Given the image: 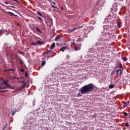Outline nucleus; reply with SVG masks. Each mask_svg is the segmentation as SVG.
I'll use <instances>...</instances> for the list:
<instances>
[{
  "label": "nucleus",
  "mask_w": 130,
  "mask_h": 130,
  "mask_svg": "<svg viewBox=\"0 0 130 130\" xmlns=\"http://www.w3.org/2000/svg\"><path fill=\"white\" fill-rule=\"evenodd\" d=\"M94 89V85L90 83L88 85H86L82 87L79 89V92L83 95L86 94V93H89V92H92Z\"/></svg>",
  "instance_id": "1"
},
{
  "label": "nucleus",
  "mask_w": 130,
  "mask_h": 130,
  "mask_svg": "<svg viewBox=\"0 0 130 130\" xmlns=\"http://www.w3.org/2000/svg\"><path fill=\"white\" fill-rule=\"evenodd\" d=\"M106 39H105V36L101 37L100 39L98 40V42H96V44H94V47H96L97 45H102V46H106Z\"/></svg>",
  "instance_id": "2"
},
{
  "label": "nucleus",
  "mask_w": 130,
  "mask_h": 130,
  "mask_svg": "<svg viewBox=\"0 0 130 130\" xmlns=\"http://www.w3.org/2000/svg\"><path fill=\"white\" fill-rule=\"evenodd\" d=\"M106 46H103V47H98V48H95L94 47H95V46H93V48L92 49H91L90 50V52L93 53V52H97V51H98V52H101V51H103V50H104V49H105V47Z\"/></svg>",
  "instance_id": "3"
},
{
  "label": "nucleus",
  "mask_w": 130,
  "mask_h": 130,
  "mask_svg": "<svg viewBox=\"0 0 130 130\" xmlns=\"http://www.w3.org/2000/svg\"><path fill=\"white\" fill-rule=\"evenodd\" d=\"M1 80L3 81V82H2L0 83V90H3L4 89H7V88H8L9 84H8V82L5 80H4L3 78H1Z\"/></svg>",
  "instance_id": "4"
},
{
  "label": "nucleus",
  "mask_w": 130,
  "mask_h": 130,
  "mask_svg": "<svg viewBox=\"0 0 130 130\" xmlns=\"http://www.w3.org/2000/svg\"><path fill=\"white\" fill-rule=\"evenodd\" d=\"M34 127V125L32 124V123L28 122L24 126L25 130H32V128Z\"/></svg>",
  "instance_id": "5"
},
{
  "label": "nucleus",
  "mask_w": 130,
  "mask_h": 130,
  "mask_svg": "<svg viewBox=\"0 0 130 130\" xmlns=\"http://www.w3.org/2000/svg\"><path fill=\"white\" fill-rule=\"evenodd\" d=\"M110 28V26L109 25H104L103 26V29H104V30L103 32H102V33H104V34H108V33H109L108 32L109 29Z\"/></svg>",
  "instance_id": "6"
},
{
  "label": "nucleus",
  "mask_w": 130,
  "mask_h": 130,
  "mask_svg": "<svg viewBox=\"0 0 130 130\" xmlns=\"http://www.w3.org/2000/svg\"><path fill=\"white\" fill-rule=\"evenodd\" d=\"M111 9L112 11H114L115 12H116V11H117V3H114V4L112 5V7Z\"/></svg>",
  "instance_id": "7"
},
{
  "label": "nucleus",
  "mask_w": 130,
  "mask_h": 130,
  "mask_svg": "<svg viewBox=\"0 0 130 130\" xmlns=\"http://www.w3.org/2000/svg\"><path fill=\"white\" fill-rule=\"evenodd\" d=\"M82 27H83V25H82L81 26L78 27L77 28H75L69 29L68 31H69V33H72V32H74V31H75V30H77V29H79L80 28H82Z\"/></svg>",
  "instance_id": "8"
},
{
  "label": "nucleus",
  "mask_w": 130,
  "mask_h": 130,
  "mask_svg": "<svg viewBox=\"0 0 130 130\" xmlns=\"http://www.w3.org/2000/svg\"><path fill=\"white\" fill-rule=\"evenodd\" d=\"M26 83H24L23 84V85L20 87L18 90H20V91H21V90H23V89H25V88H26Z\"/></svg>",
  "instance_id": "9"
},
{
  "label": "nucleus",
  "mask_w": 130,
  "mask_h": 130,
  "mask_svg": "<svg viewBox=\"0 0 130 130\" xmlns=\"http://www.w3.org/2000/svg\"><path fill=\"white\" fill-rule=\"evenodd\" d=\"M17 111H18V110H17V109H13V111H12V116H14V115H15V114L16 113V112H17Z\"/></svg>",
  "instance_id": "10"
},
{
  "label": "nucleus",
  "mask_w": 130,
  "mask_h": 130,
  "mask_svg": "<svg viewBox=\"0 0 130 130\" xmlns=\"http://www.w3.org/2000/svg\"><path fill=\"white\" fill-rule=\"evenodd\" d=\"M117 75H121V69H118L116 71Z\"/></svg>",
  "instance_id": "11"
},
{
  "label": "nucleus",
  "mask_w": 130,
  "mask_h": 130,
  "mask_svg": "<svg viewBox=\"0 0 130 130\" xmlns=\"http://www.w3.org/2000/svg\"><path fill=\"white\" fill-rule=\"evenodd\" d=\"M74 49L75 50H80L81 49V48L79 47V46H77V47H76V45L75 44H74Z\"/></svg>",
  "instance_id": "12"
},
{
  "label": "nucleus",
  "mask_w": 130,
  "mask_h": 130,
  "mask_svg": "<svg viewBox=\"0 0 130 130\" xmlns=\"http://www.w3.org/2000/svg\"><path fill=\"white\" fill-rule=\"evenodd\" d=\"M129 104V102H124L123 105V108H125Z\"/></svg>",
  "instance_id": "13"
},
{
  "label": "nucleus",
  "mask_w": 130,
  "mask_h": 130,
  "mask_svg": "<svg viewBox=\"0 0 130 130\" xmlns=\"http://www.w3.org/2000/svg\"><path fill=\"white\" fill-rule=\"evenodd\" d=\"M68 47L65 46V47H62V48H60V50L61 51H62V52H63L64 51V50H66V49H67Z\"/></svg>",
  "instance_id": "14"
},
{
  "label": "nucleus",
  "mask_w": 130,
  "mask_h": 130,
  "mask_svg": "<svg viewBox=\"0 0 130 130\" xmlns=\"http://www.w3.org/2000/svg\"><path fill=\"white\" fill-rule=\"evenodd\" d=\"M5 72H10V71H12V72H15V70L13 69H5Z\"/></svg>",
  "instance_id": "15"
},
{
  "label": "nucleus",
  "mask_w": 130,
  "mask_h": 130,
  "mask_svg": "<svg viewBox=\"0 0 130 130\" xmlns=\"http://www.w3.org/2000/svg\"><path fill=\"white\" fill-rule=\"evenodd\" d=\"M4 88L11 89L12 90H15V88H14L13 87L11 86L10 85H8V87H4Z\"/></svg>",
  "instance_id": "16"
},
{
  "label": "nucleus",
  "mask_w": 130,
  "mask_h": 130,
  "mask_svg": "<svg viewBox=\"0 0 130 130\" xmlns=\"http://www.w3.org/2000/svg\"><path fill=\"white\" fill-rule=\"evenodd\" d=\"M9 30H6V29H1L0 30V36H1V33H5V32H8Z\"/></svg>",
  "instance_id": "17"
},
{
  "label": "nucleus",
  "mask_w": 130,
  "mask_h": 130,
  "mask_svg": "<svg viewBox=\"0 0 130 130\" xmlns=\"http://www.w3.org/2000/svg\"><path fill=\"white\" fill-rule=\"evenodd\" d=\"M54 46H55V43H53L50 48V49L52 50L53 48H54Z\"/></svg>",
  "instance_id": "18"
},
{
  "label": "nucleus",
  "mask_w": 130,
  "mask_h": 130,
  "mask_svg": "<svg viewBox=\"0 0 130 130\" xmlns=\"http://www.w3.org/2000/svg\"><path fill=\"white\" fill-rule=\"evenodd\" d=\"M60 38V36L57 35L56 37H55V41H57V40H58V39H59Z\"/></svg>",
  "instance_id": "19"
},
{
  "label": "nucleus",
  "mask_w": 130,
  "mask_h": 130,
  "mask_svg": "<svg viewBox=\"0 0 130 130\" xmlns=\"http://www.w3.org/2000/svg\"><path fill=\"white\" fill-rule=\"evenodd\" d=\"M37 14H38V15L40 16V17H42V18H43V15L40 12L37 11Z\"/></svg>",
  "instance_id": "20"
},
{
  "label": "nucleus",
  "mask_w": 130,
  "mask_h": 130,
  "mask_svg": "<svg viewBox=\"0 0 130 130\" xmlns=\"http://www.w3.org/2000/svg\"><path fill=\"white\" fill-rule=\"evenodd\" d=\"M46 63V61H45V60H43L41 64L42 67H44Z\"/></svg>",
  "instance_id": "21"
},
{
  "label": "nucleus",
  "mask_w": 130,
  "mask_h": 130,
  "mask_svg": "<svg viewBox=\"0 0 130 130\" xmlns=\"http://www.w3.org/2000/svg\"><path fill=\"white\" fill-rule=\"evenodd\" d=\"M121 26V23L120 22H117V27L118 28H120Z\"/></svg>",
  "instance_id": "22"
},
{
  "label": "nucleus",
  "mask_w": 130,
  "mask_h": 130,
  "mask_svg": "<svg viewBox=\"0 0 130 130\" xmlns=\"http://www.w3.org/2000/svg\"><path fill=\"white\" fill-rule=\"evenodd\" d=\"M36 29L37 30V31L38 32H39V33H42V31H41V30H40V29H39V28L36 27Z\"/></svg>",
  "instance_id": "23"
},
{
  "label": "nucleus",
  "mask_w": 130,
  "mask_h": 130,
  "mask_svg": "<svg viewBox=\"0 0 130 130\" xmlns=\"http://www.w3.org/2000/svg\"><path fill=\"white\" fill-rule=\"evenodd\" d=\"M109 88L110 89H113V88H114V85L113 84H110L109 86Z\"/></svg>",
  "instance_id": "24"
},
{
  "label": "nucleus",
  "mask_w": 130,
  "mask_h": 130,
  "mask_svg": "<svg viewBox=\"0 0 130 130\" xmlns=\"http://www.w3.org/2000/svg\"><path fill=\"white\" fill-rule=\"evenodd\" d=\"M9 90H0V93H6L8 92Z\"/></svg>",
  "instance_id": "25"
},
{
  "label": "nucleus",
  "mask_w": 130,
  "mask_h": 130,
  "mask_svg": "<svg viewBox=\"0 0 130 130\" xmlns=\"http://www.w3.org/2000/svg\"><path fill=\"white\" fill-rule=\"evenodd\" d=\"M43 43V42L40 41L39 40L37 41V44H42Z\"/></svg>",
  "instance_id": "26"
},
{
  "label": "nucleus",
  "mask_w": 130,
  "mask_h": 130,
  "mask_svg": "<svg viewBox=\"0 0 130 130\" xmlns=\"http://www.w3.org/2000/svg\"><path fill=\"white\" fill-rule=\"evenodd\" d=\"M9 14H10V15H12V16H15L16 17H17V15H15L13 12H9Z\"/></svg>",
  "instance_id": "27"
},
{
  "label": "nucleus",
  "mask_w": 130,
  "mask_h": 130,
  "mask_svg": "<svg viewBox=\"0 0 130 130\" xmlns=\"http://www.w3.org/2000/svg\"><path fill=\"white\" fill-rule=\"evenodd\" d=\"M51 50H49V51H46V53L47 54H50V53H51Z\"/></svg>",
  "instance_id": "28"
},
{
  "label": "nucleus",
  "mask_w": 130,
  "mask_h": 130,
  "mask_svg": "<svg viewBox=\"0 0 130 130\" xmlns=\"http://www.w3.org/2000/svg\"><path fill=\"white\" fill-rule=\"evenodd\" d=\"M122 59L123 60H124V61H126V60H127V59H126V57H122Z\"/></svg>",
  "instance_id": "29"
},
{
  "label": "nucleus",
  "mask_w": 130,
  "mask_h": 130,
  "mask_svg": "<svg viewBox=\"0 0 130 130\" xmlns=\"http://www.w3.org/2000/svg\"><path fill=\"white\" fill-rule=\"evenodd\" d=\"M120 69H122V64L121 63H120L119 64V67Z\"/></svg>",
  "instance_id": "30"
},
{
  "label": "nucleus",
  "mask_w": 130,
  "mask_h": 130,
  "mask_svg": "<svg viewBox=\"0 0 130 130\" xmlns=\"http://www.w3.org/2000/svg\"><path fill=\"white\" fill-rule=\"evenodd\" d=\"M25 78H27L28 77V72L27 71L25 72Z\"/></svg>",
  "instance_id": "31"
},
{
  "label": "nucleus",
  "mask_w": 130,
  "mask_h": 130,
  "mask_svg": "<svg viewBox=\"0 0 130 130\" xmlns=\"http://www.w3.org/2000/svg\"><path fill=\"white\" fill-rule=\"evenodd\" d=\"M125 126H126V127H128V126H129V124H128V123L126 122V123H125Z\"/></svg>",
  "instance_id": "32"
},
{
  "label": "nucleus",
  "mask_w": 130,
  "mask_h": 130,
  "mask_svg": "<svg viewBox=\"0 0 130 130\" xmlns=\"http://www.w3.org/2000/svg\"><path fill=\"white\" fill-rule=\"evenodd\" d=\"M88 29H91V30H94V27L93 26H89Z\"/></svg>",
  "instance_id": "33"
},
{
  "label": "nucleus",
  "mask_w": 130,
  "mask_h": 130,
  "mask_svg": "<svg viewBox=\"0 0 130 130\" xmlns=\"http://www.w3.org/2000/svg\"><path fill=\"white\" fill-rule=\"evenodd\" d=\"M81 96H82V94H81L80 92H78L77 94V97H81Z\"/></svg>",
  "instance_id": "34"
},
{
  "label": "nucleus",
  "mask_w": 130,
  "mask_h": 130,
  "mask_svg": "<svg viewBox=\"0 0 130 130\" xmlns=\"http://www.w3.org/2000/svg\"><path fill=\"white\" fill-rule=\"evenodd\" d=\"M38 18L39 19V20H40V21H41V22L43 21V19L40 16H38Z\"/></svg>",
  "instance_id": "35"
},
{
  "label": "nucleus",
  "mask_w": 130,
  "mask_h": 130,
  "mask_svg": "<svg viewBox=\"0 0 130 130\" xmlns=\"http://www.w3.org/2000/svg\"><path fill=\"white\" fill-rule=\"evenodd\" d=\"M31 45H34V46H36V45H37V43H32Z\"/></svg>",
  "instance_id": "36"
},
{
  "label": "nucleus",
  "mask_w": 130,
  "mask_h": 130,
  "mask_svg": "<svg viewBox=\"0 0 130 130\" xmlns=\"http://www.w3.org/2000/svg\"><path fill=\"white\" fill-rule=\"evenodd\" d=\"M19 89H16V90L13 91V93L18 92H19Z\"/></svg>",
  "instance_id": "37"
},
{
  "label": "nucleus",
  "mask_w": 130,
  "mask_h": 130,
  "mask_svg": "<svg viewBox=\"0 0 130 130\" xmlns=\"http://www.w3.org/2000/svg\"><path fill=\"white\" fill-rule=\"evenodd\" d=\"M123 115H125V116H127L128 115V114L126 112H124L123 113Z\"/></svg>",
  "instance_id": "38"
},
{
  "label": "nucleus",
  "mask_w": 130,
  "mask_h": 130,
  "mask_svg": "<svg viewBox=\"0 0 130 130\" xmlns=\"http://www.w3.org/2000/svg\"><path fill=\"white\" fill-rule=\"evenodd\" d=\"M5 4H6V5H9V4H10V2L6 1Z\"/></svg>",
  "instance_id": "39"
},
{
  "label": "nucleus",
  "mask_w": 130,
  "mask_h": 130,
  "mask_svg": "<svg viewBox=\"0 0 130 130\" xmlns=\"http://www.w3.org/2000/svg\"><path fill=\"white\" fill-rule=\"evenodd\" d=\"M19 63L20 64H23V61H22L21 60H20Z\"/></svg>",
  "instance_id": "40"
},
{
  "label": "nucleus",
  "mask_w": 130,
  "mask_h": 130,
  "mask_svg": "<svg viewBox=\"0 0 130 130\" xmlns=\"http://www.w3.org/2000/svg\"><path fill=\"white\" fill-rule=\"evenodd\" d=\"M54 9V11H56V12H57L58 11V9L57 7H55Z\"/></svg>",
  "instance_id": "41"
},
{
  "label": "nucleus",
  "mask_w": 130,
  "mask_h": 130,
  "mask_svg": "<svg viewBox=\"0 0 130 130\" xmlns=\"http://www.w3.org/2000/svg\"><path fill=\"white\" fill-rule=\"evenodd\" d=\"M20 72H21L22 73H23V72H24V69H21L20 70Z\"/></svg>",
  "instance_id": "42"
},
{
  "label": "nucleus",
  "mask_w": 130,
  "mask_h": 130,
  "mask_svg": "<svg viewBox=\"0 0 130 130\" xmlns=\"http://www.w3.org/2000/svg\"><path fill=\"white\" fill-rule=\"evenodd\" d=\"M21 83L22 84H26V82H25V81H21Z\"/></svg>",
  "instance_id": "43"
},
{
  "label": "nucleus",
  "mask_w": 130,
  "mask_h": 130,
  "mask_svg": "<svg viewBox=\"0 0 130 130\" xmlns=\"http://www.w3.org/2000/svg\"><path fill=\"white\" fill-rule=\"evenodd\" d=\"M19 53H20V54H24V53H23L21 51H19Z\"/></svg>",
  "instance_id": "44"
},
{
  "label": "nucleus",
  "mask_w": 130,
  "mask_h": 130,
  "mask_svg": "<svg viewBox=\"0 0 130 130\" xmlns=\"http://www.w3.org/2000/svg\"><path fill=\"white\" fill-rule=\"evenodd\" d=\"M10 8H13L14 9L16 8V7L14 6H12L10 7Z\"/></svg>",
  "instance_id": "45"
},
{
  "label": "nucleus",
  "mask_w": 130,
  "mask_h": 130,
  "mask_svg": "<svg viewBox=\"0 0 130 130\" xmlns=\"http://www.w3.org/2000/svg\"><path fill=\"white\" fill-rule=\"evenodd\" d=\"M9 34H10V32H9V31H7V33L6 34V35L8 36V35H9Z\"/></svg>",
  "instance_id": "46"
},
{
  "label": "nucleus",
  "mask_w": 130,
  "mask_h": 130,
  "mask_svg": "<svg viewBox=\"0 0 130 130\" xmlns=\"http://www.w3.org/2000/svg\"><path fill=\"white\" fill-rule=\"evenodd\" d=\"M32 104H33L34 106L35 105V101H33Z\"/></svg>",
  "instance_id": "47"
},
{
  "label": "nucleus",
  "mask_w": 130,
  "mask_h": 130,
  "mask_svg": "<svg viewBox=\"0 0 130 130\" xmlns=\"http://www.w3.org/2000/svg\"><path fill=\"white\" fill-rule=\"evenodd\" d=\"M6 127H7V124H6V125H5V127L3 128V129H5V128H6Z\"/></svg>",
  "instance_id": "48"
},
{
  "label": "nucleus",
  "mask_w": 130,
  "mask_h": 130,
  "mask_svg": "<svg viewBox=\"0 0 130 130\" xmlns=\"http://www.w3.org/2000/svg\"><path fill=\"white\" fill-rule=\"evenodd\" d=\"M51 6H52V8H55V7L54 6H53V5H51Z\"/></svg>",
  "instance_id": "49"
},
{
  "label": "nucleus",
  "mask_w": 130,
  "mask_h": 130,
  "mask_svg": "<svg viewBox=\"0 0 130 130\" xmlns=\"http://www.w3.org/2000/svg\"><path fill=\"white\" fill-rule=\"evenodd\" d=\"M14 2H16V3H18V1L17 0H13Z\"/></svg>",
  "instance_id": "50"
},
{
  "label": "nucleus",
  "mask_w": 130,
  "mask_h": 130,
  "mask_svg": "<svg viewBox=\"0 0 130 130\" xmlns=\"http://www.w3.org/2000/svg\"><path fill=\"white\" fill-rule=\"evenodd\" d=\"M2 6H4V7H7V6L4 5V4H2Z\"/></svg>",
  "instance_id": "51"
},
{
  "label": "nucleus",
  "mask_w": 130,
  "mask_h": 130,
  "mask_svg": "<svg viewBox=\"0 0 130 130\" xmlns=\"http://www.w3.org/2000/svg\"><path fill=\"white\" fill-rule=\"evenodd\" d=\"M67 58H70V56L69 55H67Z\"/></svg>",
  "instance_id": "52"
},
{
  "label": "nucleus",
  "mask_w": 130,
  "mask_h": 130,
  "mask_svg": "<svg viewBox=\"0 0 130 130\" xmlns=\"http://www.w3.org/2000/svg\"><path fill=\"white\" fill-rule=\"evenodd\" d=\"M61 10H63V7H61Z\"/></svg>",
  "instance_id": "53"
},
{
  "label": "nucleus",
  "mask_w": 130,
  "mask_h": 130,
  "mask_svg": "<svg viewBox=\"0 0 130 130\" xmlns=\"http://www.w3.org/2000/svg\"><path fill=\"white\" fill-rule=\"evenodd\" d=\"M48 58H50V56H48Z\"/></svg>",
  "instance_id": "54"
},
{
  "label": "nucleus",
  "mask_w": 130,
  "mask_h": 130,
  "mask_svg": "<svg viewBox=\"0 0 130 130\" xmlns=\"http://www.w3.org/2000/svg\"><path fill=\"white\" fill-rule=\"evenodd\" d=\"M80 41V40L79 39H77V42H79Z\"/></svg>",
  "instance_id": "55"
},
{
  "label": "nucleus",
  "mask_w": 130,
  "mask_h": 130,
  "mask_svg": "<svg viewBox=\"0 0 130 130\" xmlns=\"http://www.w3.org/2000/svg\"><path fill=\"white\" fill-rule=\"evenodd\" d=\"M99 3V2H98L97 3H96V6L97 5H98V3Z\"/></svg>",
  "instance_id": "56"
},
{
  "label": "nucleus",
  "mask_w": 130,
  "mask_h": 130,
  "mask_svg": "<svg viewBox=\"0 0 130 130\" xmlns=\"http://www.w3.org/2000/svg\"><path fill=\"white\" fill-rule=\"evenodd\" d=\"M53 4H54V5H55V3L53 2Z\"/></svg>",
  "instance_id": "57"
},
{
  "label": "nucleus",
  "mask_w": 130,
  "mask_h": 130,
  "mask_svg": "<svg viewBox=\"0 0 130 130\" xmlns=\"http://www.w3.org/2000/svg\"><path fill=\"white\" fill-rule=\"evenodd\" d=\"M63 45H66V44H63Z\"/></svg>",
  "instance_id": "58"
},
{
  "label": "nucleus",
  "mask_w": 130,
  "mask_h": 130,
  "mask_svg": "<svg viewBox=\"0 0 130 130\" xmlns=\"http://www.w3.org/2000/svg\"><path fill=\"white\" fill-rule=\"evenodd\" d=\"M48 1V2H49V0H47Z\"/></svg>",
  "instance_id": "59"
}]
</instances>
